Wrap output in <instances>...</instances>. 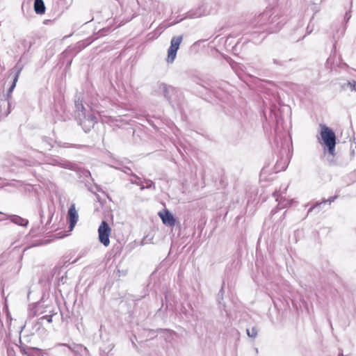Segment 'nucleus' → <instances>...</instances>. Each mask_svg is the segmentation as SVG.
<instances>
[{
  "label": "nucleus",
  "instance_id": "obj_1",
  "mask_svg": "<svg viewBox=\"0 0 356 356\" xmlns=\"http://www.w3.org/2000/svg\"><path fill=\"white\" fill-rule=\"evenodd\" d=\"M320 134L323 143L327 147L329 153L334 155L336 145L335 134L332 129L325 124H320Z\"/></svg>",
  "mask_w": 356,
  "mask_h": 356
},
{
  "label": "nucleus",
  "instance_id": "obj_2",
  "mask_svg": "<svg viewBox=\"0 0 356 356\" xmlns=\"http://www.w3.org/2000/svg\"><path fill=\"white\" fill-rule=\"evenodd\" d=\"M111 228L109 225L103 220L98 228L99 241L105 247H108L110 244L109 236L111 234Z\"/></svg>",
  "mask_w": 356,
  "mask_h": 356
},
{
  "label": "nucleus",
  "instance_id": "obj_3",
  "mask_svg": "<svg viewBox=\"0 0 356 356\" xmlns=\"http://www.w3.org/2000/svg\"><path fill=\"white\" fill-rule=\"evenodd\" d=\"M183 40V37L180 36H174L171 39L170 46L168 50V56L166 60L169 63H172L177 56V51L179 49L180 44L181 43Z\"/></svg>",
  "mask_w": 356,
  "mask_h": 356
},
{
  "label": "nucleus",
  "instance_id": "obj_4",
  "mask_svg": "<svg viewBox=\"0 0 356 356\" xmlns=\"http://www.w3.org/2000/svg\"><path fill=\"white\" fill-rule=\"evenodd\" d=\"M67 217L70 222V230L72 231L74 228L78 220H79V215L77 213V211L75 207V204H72L69 210L67 213Z\"/></svg>",
  "mask_w": 356,
  "mask_h": 356
},
{
  "label": "nucleus",
  "instance_id": "obj_5",
  "mask_svg": "<svg viewBox=\"0 0 356 356\" xmlns=\"http://www.w3.org/2000/svg\"><path fill=\"white\" fill-rule=\"evenodd\" d=\"M159 217L161 218L163 224L174 226L175 224V219L173 216L168 209H164L159 213Z\"/></svg>",
  "mask_w": 356,
  "mask_h": 356
},
{
  "label": "nucleus",
  "instance_id": "obj_6",
  "mask_svg": "<svg viewBox=\"0 0 356 356\" xmlns=\"http://www.w3.org/2000/svg\"><path fill=\"white\" fill-rule=\"evenodd\" d=\"M34 11L38 15H44L45 13L46 7L43 0H35L33 5Z\"/></svg>",
  "mask_w": 356,
  "mask_h": 356
},
{
  "label": "nucleus",
  "instance_id": "obj_7",
  "mask_svg": "<svg viewBox=\"0 0 356 356\" xmlns=\"http://www.w3.org/2000/svg\"><path fill=\"white\" fill-rule=\"evenodd\" d=\"M12 221L22 226H26L28 224L27 220L17 216H13V218H12Z\"/></svg>",
  "mask_w": 356,
  "mask_h": 356
},
{
  "label": "nucleus",
  "instance_id": "obj_8",
  "mask_svg": "<svg viewBox=\"0 0 356 356\" xmlns=\"http://www.w3.org/2000/svg\"><path fill=\"white\" fill-rule=\"evenodd\" d=\"M247 334L250 337H255L257 334V329L255 327L251 329H247Z\"/></svg>",
  "mask_w": 356,
  "mask_h": 356
},
{
  "label": "nucleus",
  "instance_id": "obj_9",
  "mask_svg": "<svg viewBox=\"0 0 356 356\" xmlns=\"http://www.w3.org/2000/svg\"><path fill=\"white\" fill-rule=\"evenodd\" d=\"M18 76H19V74H17L13 79V82L12 83V85L10 86V88H9V90H8V93H11L13 92V90H14L15 86H16V83L17 82V80H18Z\"/></svg>",
  "mask_w": 356,
  "mask_h": 356
},
{
  "label": "nucleus",
  "instance_id": "obj_10",
  "mask_svg": "<svg viewBox=\"0 0 356 356\" xmlns=\"http://www.w3.org/2000/svg\"><path fill=\"white\" fill-rule=\"evenodd\" d=\"M348 85L350 86L353 90L356 91V81H353L352 82H348Z\"/></svg>",
  "mask_w": 356,
  "mask_h": 356
},
{
  "label": "nucleus",
  "instance_id": "obj_11",
  "mask_svg": "<svg viewBox=\"0 0 356 356\" xmlns=\"http://www.w3.org/2000/svg\"><path fill=\"white\" fill-rule=\"evenodd\" d=\"M47 321H51V318H47Z\"/></svg>",
  "mask_w": 356,
  "mask_h": 356
}]
</instances>
